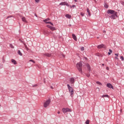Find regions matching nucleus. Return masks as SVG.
<instances>
[{"label": "nucleus", "instance_id": "nucleus-1", "mask_svg": "<svg viewBox=\"0 0 124 124\" xmlns=\"http://www.w3.org/2000/svg\"><path fill=\"white\" fill-rule=\"evenodd\" d=\"M77 68L79 73L81 74L83 73V71H82V62L77 63Z\"/></svg>", "mask_w": 124, "mask_h": 124}, {"label": "nucleus", "instance_id": "nucleus-2", "mask_svg": "<svg viewBox=\"0 0 124 124\" xmlns=\"http://www.w3.org/2000/svg\"><path fill=\"white\" fill-rule=\"evenodd\" d=\"M50 103H51V99L49 98L44 103V107H45V108H47V107L49 106Z\"/></svg>", "mask_w": 124, "mask_h": 124}, {"label": "nucleus", "instance_id": "nucleus-3", "mask_svg": "<svg viewBox=\"0 0 124 124\" xmlns=\"http://www.w3.org/2000/svg\"><path fill=\"white\" fill-rule=\"evenodd\" d=\"M67 86L69 90V92H70V94L71 96H72V95H73V94L74 93V91L73 90V88H72V87H71L70 85H69V84H67Z\"/></svg>", "mask_w": 124, "mask_h": 124}, {"label": "nucleus", "instance_id": "nucleus-4", "mask_svg": "<svg viewBox=\"0 0 124 124\" xmlns=\"http://www.w3.org/2000/svg\"><path fill=\"white\" fill-rule=\"evenodd\" d=\"M62 111L65 114V113H67V112H71V109L69 108H63Z\"/></svg>", "mask_w": 124, "mask_h": 124}, {"label": "nucleus", "instance_id": "nucleus-5", "mask_svg": "<svg viewBox=\"0 0 124 124\" xmlns=\"http://www.w3.org/2000/svg\"><path fill=\"white\" fill-rule=\"evenodd\" d=\"M117 12L115 11L114 10H108L107 11V14H111V15H112L113 14H114L116 13Z\"/></svg>", "mask_w": 124, "mask_h": 124}, {"label": "nucleus", "instance_id": "nucleus-6", "mask_svg": "<svg viewBox=\"0 0 124 124\" xmlns=\"http://www.w3.org/2000/svg\"><path fill=\"white\" fill-rule=\"evenodd\" d=\"M117 14L118 12H116V13H115L113 15H111V16H109V18H111V19H116V18L118 17V16H117Z\"/></svg>", "mask_w": 124, "mask_h": 124}, {"label": "nucleus", "instance_id": "nucleus-7", "mask_svg": "<svg viewBox=\"0 0 124 124\" xmlns=\"http://www.w3.org/2000/svg\"><path fill=\"white\" fill-rule=\"evenodd\" d=\"M98 49H101V48H104V49H106V46L104 44H101L97 46Z\"/></svg>", "mask_w": 124, "mask_h": 124}, {"label": "nucleus", "instance_id": "nucleus-8", "mask_svg": "<svg viewBox=\"0 0 124 124\" xmlns=\"http://www.w3.org/2000/svg\"><path fill=\"white\" fill-rule=\"evenodd\" d=\"M43 56H46V57H47L48 58H50L52 57V54L49 53H45L43 54Z\"/></svg>", "mask_w": 124, "mask_h": 124}, {"label": "nucleus", "instance_id": "nucleus-9", "mask_svg": "<svg viewBox=\"0 0 124 124\" xmlns=\"http://www.w3.org/2000/svg\"><path fill=\"white\" fill-rule=\"evenodd\" d=\"M107 87H108V88H109V89H112V90L114 89V87H113V85H112L111 83H108L107 84Z\"/></svg>", "mask_w": 124, "mask_h": 124}, {"label": "nucleus", "instance_id": "nucleus-10", "mask_svg": "<svg viewBox=\"0 0 124 124\" xmlns=\"http://www.w3.org/2000/svg\"><path fill=\"white\" fill-rule=\"evenodd\" d=\"M70 82L71 84H74V83L75 82V79H74V78H70Z\"/></svg>", "mask_w": 124, "mask_h": 124}, {"label": "nucleus", "instance_id": "nucleus-11", "mask_svg": "<svg viewBox=\"0 0 124 124\" xmlns=\"http://www.w3.org/2000/svg\"><path fill=\"white\" fill-rule=\"evenodd\" d=\"M72 37L75 41H77V37H76L75 34H72Z\"/></svg>", "mask_w": 124, "mask_h": 124}, {"label": "nucleus", "instance_id": "nucleus-12", "mask_svg": "<svg viewBox=\"0 0 124 124\" xmlns=\"http://www.w3.org/2000/svg\"><path fill=\"white\" fill-rule=\"evenodd\" d=\"M86 67L87 68V69H88V71L89 72H91V66H90V64H86Z\"/></svg>", "mask_w": 124, "mask_h": 124}, {"label": "nucleus", "instance_id": "nucleus-13", "mask_svg": "<svg viewBox=\"0 0 124 124\" xmlns=\"http://www.w3.org/2000/svg\"><path fill=\"white\" fill-rule=\"evenodd\" d=\"M104 7L105 8H108L109 6L106 3V0L104 1Z\"/></svg>", "mask_w": 124, "mask_h": 124}, {"label": "nucleus", "instance_id": "nucleus-14", "mask_svg": "<svg viewBox=\"0 0 124 124\" xmlns=\"http://www.w3.org/2000/svg\"><path fill=\"white\" fill-rule=\"evenodd\" d=\"M87 12L88 13V16H89V17H91V13L90 12V9H89V8L87 9Z\"/></svg>", "mask_w": 124, "mask_h": 124}, {"label": "nucleus", "instance_id": "nucleus-15", "mask_svg": "<svg viewBox=\"0 0 124 124\" xmlns=\"http://www.w3.org/2000/svg\"><path fill=\"white\" fill-rule=\"evenodd\" d=\"M11 62L14 64H17V62L14 59H12Z\"/></svg>", "mask_w": 124, "mask_h": 124}, {"label": "nucleus", "instance_id": "nucleus-16", "mask_svg": "<svg viewBox=\"0 0 124 124\" xmlns=\"http://www.w3.org/2000/svg\"><path fill=\"white\" fill-rule=\"evenodd\" d=\"M65 17H66V18H68V19H70V18H71V16H70L69 14H66L65 15Z\"/></svg>", "mask_w": 124, "mask_h": 124}, {"label": "nucleus", "instance_id": "nucleus-17", "mask_svg": "<svg viewBox=\"0 0 124 124\" xmlns=\"http://www.w3.org/2000/svg\"><path fill=\"white\" fill-rule=\"evenodd\" d=\"M46 24H50V25H51V26H54V24H53L52 22H51L50 21L46 22Z\"/></svg>", "mask_w": 124, "mask_h": 124}, {"label": "nucleus", "instance_id": "nucleus-18", "mask_svg": "<svg viewBox=\"0 0 124 124\" xmlns=\"http://www.w3.org/2000/svg\"><path fill=\"white\" fill-rule=\"evenodd\" d=\"M102 97L103 98L104 97H109V95L108 94H105L102 96Z\"/></svg>", "mask_w": 124, "mask_h": 124}, {"label": "nucleus", "instance_id": "nucleus-19", "mask_svg": "<svg viewBox=\"0 0 124 124\" xmlns=\"http://www.w3.org/2000/svg\"><path fill=\"white\" fill-rule=\"evenodd\" d=\"M17 54H18L19 56L22 55V52H21V51H20V50H18Z\"/></svg>", "mask_w": 124, "mask_h": 124}, {"label": "nucleus", "instance_id": "nucleus-20", "mask_svg": "<svg viewBox=\"0 0 124 124\" xmlns=\"http://www.w3.org/2000/svg\"><path fill=\"white\" fill-rule=\"evenodd\" d=\"M60 5H65V2H62L60 3Z\"/></svg>", "mask_w": 124, "mask_h": 124}, {"label": "nucleus", "instance_id": "nucleus-21", "mask_svg": "<svg viewBox=\"0 0 124 124\" xmlns=\"http://www.w3.org/2000/svg\"><path fill=\"white\" fill-rule=\"evenodd\" d=\"M22 20L23 22H27V20H26V17H22Z\"/></svg>", "mask_w": 124, "mask_h": 124}, {"label": "nucleus", "instance_id": "nucleus-22", "mask_svg": "<svg viewBox=\"0 0 124 124\" xmlns=\"http://www.w3.org/2000/svg\"><path fill=\"white\" fill-rule=\"evenodd\" d=\"M96 84H97L98 85H99V86H102V83H101L99 81H96Z\"/></svg>", "mask_w": 124, "mask_h": 124}, {"label": "nucleus", "instance_id": "nucleus-23", "mask_svg": "<svg viewBox=\"0 0 124 124\" xmlns=\"http://www.w3.org/2000/svg\"><path fill=\"white\" fill-rule=\"evenodd\" d=\"M50 30L51 31H56V28L55 27H51V28H50Z\"/></svg>", "mask_w": 124, "mask_h": 124}, {"label": "nucleus", "instance_id": "nucleus-24", "mask_svg": "<svg viewBox=\"0 0 124 124\" xmlns=\"http://www.w3.org/2000/svg\"><path fill=\"white\" fill-rule=\"evenodd\" d=\"M86 124H90V120H87L86 122H85Z\"/></svg>", "mask_w": 124, "mask_h": 124}, {"label": "nucleus", "instance_id": "nucleus-25", "mask_svg": "<svg viewBox=\"0 0 124 124\" xmlns=\"http://www.w3.org/2000/svg\"><path fill=\"white\" fill-rule=\"evenodd\" d=\"M10 47L11 48H12V49H14V46H13V45H12V44H10Z\"/></svg>", "mask_w": 124, "mask_h": 124}, {"label": "nucleus", "instance_id": "nucleus-26", "mask_svg": "<svg viewBox=\"0 0 124 124\" xmlns=\"http://www.w3.org/2000/svg\"><path fill=\"white\" fill-rule=\"evenodd\" d=\"M12 17H13V16H9L7 17L6 19H9V18H12Z\"/></svg>", "mask_w": 124, "mask_h": 124}, {"label": "nucleus", "instance_id": "nucleus-27", "mask_svg": "<svg viewBox=\"0 0 124 124\" xmlns=\"http://www.w3.org/2000/svg\"><path fill=\"white\" fill-rule=\"evenodd\" d=\"M120 59H121V60H122V61L123 62H124V57H123V56H121V57H120Z\"/></svg>", "mask_w": 124, "mask_h": 124}, {"label": "nucleus", "instance_id": "nucleus-28", "mask_svg": "<svg viewBox=\"0 0 124 124\" xmlns=\"http://www.w3.org/2000/svg\"><path fill=\"white\" fill-rule=\"evenodd\" d=\"M29 62H31L33 63H35V62H34V61H33V60H30Z\"/></svg>", "mask_w": 124, "mask_h": 124}, {"label": "nucleus", "instance_id": "nucleus-29", "mask_svg": "<svg viewBox=\"0 0 124 124\" xmlns=\"http://www.w3.org/2000/svg\"><path fill=\"white\" fill-rule=\"evenodd\" d=\"M65 5H66V6L69 7V4H68V3H67V2H65Z\"/></svg>", "mask_w": 124, "mask_h": 124}, {"label": "nucleus", "instance_id": "nucleus-30", "mask_svg": "<svg viewBox=\"0 0 124 124\" xmlns=\"http://www.w3.org/2000/svg\"><path fill=\"white\" fill-rule=\"evenodd\" d=\"M86 76H87V77H90L91 76V74H86Z\"/></svg>", "mask_w": 124, "mask_h": 124}, {"label": "nucleus", "instance_id": "nucleus-31", "mask_svg": "<svg viewBox=\"0 0 124 124\" xmlns=\"http://www.w3.org/2000/svg\"><path fill=\"white\" fill-rule=\"evenodd\" d=\"M121 4H122V5H123L124 6V1H121Z\"/></svg>", "mask_w": 124, "mask_h": 124}, {"label": "nucleus", "instance_id": "nucleus-32", "mask_svg": "<svg viewBox=\"0 0 124 124\" xmlns=\"http://www.w3.org/2000/svg\"><path fill=\"white\" fill-rule=\"evenodd\" d=\"M80 15L84 17V15H85V14L83 13H80Z\"/></svg>", "mask_w": 124, "mask_h": 124}, {"label": "nucleus", "instance_id": "nucleus-33", "mask_svg": "<svg viewBox=\"0 0 124 124\" xmlns=\"http://www.w3.org/2000/svg\"><path fill=\"white\" fill-rule=\"evenodd\" d=\"M47 28H48L49 29H50L52 28V26H51V25H47Z\"/></svg>", "mask_w": 124, "mask_h": 124}, {"label": "nucleus", "instance_id": "nucleus-34", "mask_svg": "<svg viewBox=\"0 0 124 124\" xmlns=\"http://www.w3.org/2000/svg\"><path fill=\"white\" fill-rule=\"evenodd\" d=\"M76 5H73L72 6H70V7H71V8H72V7H76Z\"/></svg>", "mask_w": 124, "mask_h": 124}, {"label": "nucleus", "instance_id": "nucleus-35", "mask_svg": "<svg viewBox=\"0 0 124 124\" xmlns=\"http://www.w3.org/2000/svg\"><path fill=\"white\" fill-rule=\"evenodd\" d=\"M32 87L33 88H34V87H37V84H35V85H32Z\"/></svg>", "mask_w": 124, "mask_h": 124}, {"label": "nucleus", "instance_id": "nucleus-36", "mask_svg": "<svg viewBox=\"0 0 124 124\" xmlns=\"http://www.w3.org/2000/svg\"><path fill=\"white\" fill-rule=\"evenodd\" d=\"M62 58H65V55H64V54H62Z\"/></svg>", "mask_w": 124, "mask_h": 124}, {"label": "nucleus", "instance_id": "nucleus-37", "mask_svg": "<svg viewBox=\"0 0 124 124\" xmlns=\"http://www.w3.org/2000/svg\"><path fill=\"white\" fill-rule=\"evenodd\" d=\"M39 0H35V2H37V3H38L39 2Z\"/></svg>", "mask_w": 124, "mask_h": 124}, {"label": "nucleus", "instance_id": "nucleus-38", "mask_svg": "<svg viewBox=\"0 0 124 124\" xmlns=\"http://www.w3.org/2000/svg\"><path fill=\"white\" fill-rule=\"evenodd\" d=\"M2 67H3L2 64H0V68H2Z\"/></svg>", "mask_w": 124, "mask_h": 124}, {"label": "nucleus", "instance_id": "nucleus-39", "mask_svg": "<svg viewBox=\"0 0 124 124\" xmlns=\"http://www.w3.org/2000/svg\"><path fill=\"white\" fill-rule=\"evenodd\" d=\"M84 47H81V51H84Z\"/></svg>", "mask_w": 124, "mask_h": 124}, {"label": "nucleus", "instance_id": "nucleus-40", "mask_svg": "<svg viewBox=\"0 0 124 124\" xmlns=\"http://www.w3.org/2000/svg\"><path fill=\"white\" fill-rule=\"evenodd\" d=\"M116 57H118L119 56V54L118 53H115L114 54Z\"/></svg>", "mask_w": 124, "mask_h": 124}, {"label": "nucleus", "instance_id": "nucleus-41", "mask_svg": "<svg viewBox=\"0 0 124 124\" xmlns=\"http://www.w3.org/2000/svg\"><path fill=\"white\" fill-rule=\"evenodd\" d=\"M47 19H45V20H44V22H47Z\"/></svg>", "mask_w": 124, "mask_h": 124}, {"label": "nucleus", "instance_id": "nucleus-42", "mask_svg": "<svg viewBox=\"0 0 124 124\" xmlns=\"http://www.w3.org/2000/svg\"><path fill=\"white\" fill-rule=\"evenodd\" d=\"M109 53H112V50L111 49H109Z\"/></svg>", "mask_w": 124, "mask_h": 124}, {"label": "nucleus", "instance_id": "nucleus-43", "mask_svg": "<svg viewBox=\"0 0 124 124\" xmlns=\"http://www.w3.org/2000/svg\"><path fill=\"white\" fill-rule=\"evenodd\" d=\"M44 82L46 83V80H45V78H44Z\"/></svg>", "mask_w": 124, "mask_h": 124}, {"label": "nucleus", "instance_id": "nucleus-44", "mask_svg": "<svg viewBox=\"0 0 124 124\" xmlns=\"http://www.w3.org/2000/svg\"><path fill=\"white\" fill-rule=\"evenodd\" d=\"M46 20H47V21H50V18H46Z\"/></svg>", "mask_w": 124, "mask_h": 124}, {"label": "nucleus", "instance_id": "nucleus-45", "mask_svg": "<svg viewBox=\"0 0 124 124\" xmlns=\"http://www.w3.org/2000/svg\"><path fill=\"white\" fill-rule=\"evenodd\" d=\"M115 59H116V60H119V58H118L117 57H115Z\"/></svg>", "mask_w": 124, "mask_h": 124}, {"label": "nucleus", "instance_id": "nucleus-46", "mask_svg": "<svg viewBox=\"0 0 124 124\" xmlns=\"http://www.w3.org/2000/svg\"><path fill=\"white\" fill-rule=\"evenodd\" d=\"M50 88H51L52 90H53V89H54V87H53V86H50Z\"/></svg>", "mask_w": 124, "mask_h": 124}, {"label": "nucleus", "instance_id": "nucleus-47", "mask_svg": "<svg viewBox=\"0 0 124 124\" xmlns=\"http://www.w3.org/2000/svg\"><path fill=\"white\" fill-rule=\"evenodd\" d=\"M108 55H111V52H108Z\"/></svg>", "mask_w": 124, "mask_h": 124}, {"label": "nucleus", "instance_id": "nucleus-48", "mask_svg": "<svg viewBox=\"0 0 124 124\" xmlns=\"http://www.w3.org/2000/svg\"><path fill=\"white\" fill-rule=\"evenodd\" d=\"M60 111H58V112H57V114H60Z\"/></svg>", "mask_w": 124, "mask_h": 124}, {"label": "nucleus", "instance_id": "nucleus-49", "mask_svg": "<svg viewBox=\"0 0 124 124\" xmlns=\"http://www.w3.org/2000/svg\"><path fill=\"white\" fill-rule=\"evenodd\" d=\"M75 2H77V0H74Z\"/></svg>", "mask_w": 124, "mask_h": 124}, {"label": "nucleus", "instance_id": "nucleus-50", "mask_svg": "<svg viewBox=\"0 0 124 124\" xmlns=\"http://www.w3.org/2000/svg\"><path fill=\"white\" fill-rule=\"evenodd\" d=\"M102 65L103 66H104V64L103 63V64H102Z\"/></svg>", "mask_w": 124, "mask_h": 124}, {"label": "nucleus", "instance_id": "nucleus-51", "mask_svg": "<svg viewBox=\"0 0 124 124\" xmlns=\"http://www.w3.org/2000/svg\"><path fill=\"white\" fill-rule=\"evenodd\" d=\"M35 16H36V17H37V16L36 15V14H35Z\"/></svg>", "mask_w": 124, "mask_h": 124}, {"label": "nucleus", "instance_id": "nucleus-52", "mask_svg": "<svg viewBox=\"0 0 124 124\" xmlns=\"http://www.w3.org/2000/svg\"><path fill=\"white\" fill-rule=\"evenodd\" d=\"M107 69H109V67H107Z\"/></svg>", "mask_w": 124, "mask_h": 124}, {"label": "nucleus", "instance_id": "nucleus-53", "mask_svg": "<svg viewBox=\"0 0 124 124\" xmlns=\"http://www.w3.org/2000/svg\"><path fill=\"white\" fill-rule=\"evenodd\" d=\"M106 61H107V62H108V59H107Z\"/></svg>", "mask_w": 124, "mask_h": 124}, {"label": "nucleus", "instance_id": "nucleus-54", "mask_svg": "<svg viewBox=\"0 0 124 124\" xmlns=\"http://www.w3.org/2000/svg\"><path fill=\"white\" fill-rule=\"evenodd\" d=\"M45 32H46L45 31V32H44V33H45Z\"/></svg>", "mask_w": 124, "mask_h": 124}, {"label": "nucleus", "instance_id": "nucleus-55", "mask_svg": "<svg viewBox=\"0 0 124 124\" xmlns=\"http://www.w3.org/2000/svg\"><path fill=\"white\" fill-rule=\"evenodd\" d=\"M86 59H87V58H85Z\"/></svg>", "mask_w": 124, "mask_h": 124}]
</instances>
